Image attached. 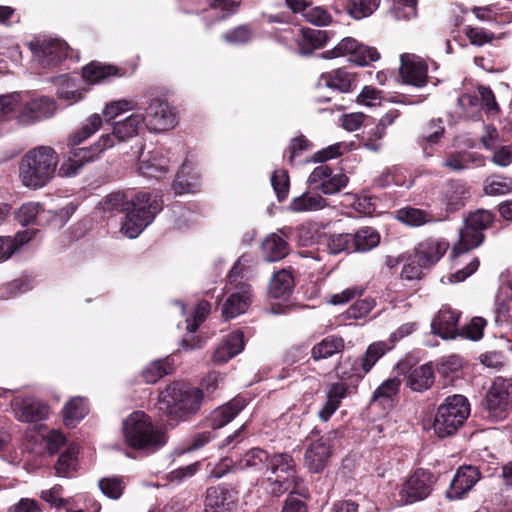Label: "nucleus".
<instances>
[{
    "label": "nucleus",
    "mask_w": 512,
    "mask_h": 512,
    "mask_svg": "<svg viewBox=\"0 0 512 512\" xmlns=\"http://www.w3.org/2000/svg\"><path fill=\"white\" fill-rule=\"evenodd\" d=\"M58 154L49 146H39L27 152L21 160L20 179L25 187L39 189L54 177Z\"/></svg>",
    "instance_id": "obj_1"
},
{
    "label": "nucleus",
    "mask_w": 512,
    "mask_h": 512,
    "mask_svg": "<svg viewBox=\"0 0 512 512\" xmlns=\"http://www.w3.org/2000/svg\"><path fill=\"white\" fill-rule=\"evenodd\" d=\"M123 435L130 447L147 452H154L166 443L165 434L142 411L131 413L123 421Z\"/></svg>",
    "instance_id": "obj_2"
},
{
    "label": "nucleus",
    "mask_w": 512,
    "mask_h": 512,
    "mask_svg": "<svg viewBox=\"0 0 512 512\" xmlns=\"http://www.w3.org/2000/svg\"><path fill=\"white\" fill-rule=\"evenodd\" d=\"M202 401L200 389L183 383L168 385L160 394V409L166 411L171 419H184L196 413Z\"/></svg>",
    "instance_id": "obj_3"
},
{
    "label": "nucleus",
    "mask_w": 512,
    "mask_h": 512,
    "mask_svg": "<svg viewBox=\"0 0 512 512\" xmlns=\"http://www.w3.org/2000/svg\"><path fill=\"white\" fill-rule=\"evenodd\" d=\"M162 209V200L158 196L141 192L130 201L125 208L126 217L121 231L129 238H136Z\"/></svg>",
    "instance_id": "obj_4"
},
{
    "label": "nucleus",
    "mask_w": 512,
    "mask_h": 512,
    "mask_svg": "<svg viewBox=\"0 0 512 512\" xmlns=\"http://www.w3.org/2000/svg\"><path fill=\"white\" fill-rule=\"evenodd\" d=\"M266 479L270 484V491L275 495L285 492L303 494L301 481L296 476L295 464L292 456L287 453H276L269 456L266 464Z\"/></svg>",
    "instance_id": "obj_5"
},
{
    "label": "nucleus",
    "mask_w": 512,
    "mask_h": 512,
    "mask_svg": "<svg viewBox=\"0 0 512 512\" xmlns=\"http://www.w3.org/2000/svg\"><path fill=\"white\" fill-rule=\"evenodd\" d=\"M248 257L243 255L232 267L229 279V296L222 304L221 312L225 319L235 318L245 313L252 301L251 286L242 281L243 264L248 263Z\"/></svg>",
    "instance_id": "obj_6"
},
{
    "label": "nucleus",
    "mask_w": 512,
    "mask_h": 512,
    "mask_svg": "<svg viewBox=\"0 0 512 512\" xmlns=\"http://www.w3.org/2000/svg\"><path fill=\"white\" fill-rule=\"evenodd\" d=\"M469 414L470 404L466 397L458 394L447 397L435 415V434L440 438L453 435L464 424Z\"/></svg>",
    "instance_id": "obj_7"
},
{
    "label": "nucleus",
    "mask_w": 512,
    "mask_h": 512,
    "mask_svg": "<svg viewBox=\"0 0 512 512\" xmlns=\"http://www.w3.org/2000/svg\"><path fill=\"white\" fill-rule=\"evenodd\" d=\"M436 479L425 469H417L402 484L399 490V502L403 505L412 504L427 498Z\"/></svg>",
    "instance_id": "obj_8"
},
{
    "label": "nucleus",
    "mask_w": 512,
    "mask_h": 512,
    "mask_svg": "<svg viewBox=\"0 0 512 512\" xmlns=\"http://www.w3.org/2000/svg\"><path fill=\"white\" fill-rule=\"evenodd\" d=\"M34 59L42 68L58 66L68 56L69 47L59 39L36 40L30 44Z\"/></svg>",
    "instance_id": "obj_9"
},
{
    "label": "nucleus",
    "mask_w": 512,
    "mask_h": 512,
    "mask_svg": "<svg viewBox=\"0 0 512 512\" xmlns=\"http://www.w3.org/2000/svg\"><path fill=\"white\" fill-rule=\"evenodd\" d=\"M144 117L142 114H132L124 120L115 122L113 130L110 134L102 135L98 140V150H107L112 148L116 143L125 142L135 137L142 125Z\"/></svg>",
    "instance_id": "obj_10"
},
{
    "label": "nucleus",
    "mask_w": 512,
    "mask_h": 512,
    "mask_svg": "<svg viewBox=\"0 0 512 512\" xmlns=\"http://www.w3.org/2000/svg\"><path fill=\"white\" fill-rule=\"evenodd\" d=\"M332 455V443L330 436H321L311 440L306 447L304 464L310 472H322Z\"/></svg>",
    "instance_id": "obj_11"
},
{
    "label": "nucleus",
    "mask_w": 512,
    "mask_h": 512,
    "mask_svg": "<svg viewBox=\"0 0 512 512\" xmlns=\"http://www.w3.org/2000/svg\"><path fill=\"white\" fill-rule=\"evenodd\" d=\"M11 408L15 417L22 422L44 420L49 415L48 405L31 396L14 397L11 400Z\"/></svg>",
    "instance_id": "obj_12"
},
{
    "label": "nucleus",
    "mask_w": 512,
    "mask_h": 512,
    "mask_svg": "<svg viewBox=\"0 0 512 512\" xmlns=\"http://www.w3.org/2000/svg\"><path fill=\"white\" fill-rule=\"evenodd\" d=\"M400 75L403 82L415 87H423L428 80V68L425 61L415 54L405 53L400 56Z\"/></svg>",
    "instance_id": "obj_13"
},
{
    "label": "nucleus",
    "mask_w": 512,
    "mask_h": 512,
    "mask_svg": "<svg viewBox=\"0 0 512 512\" xmlns=\"http://www.w3.org/2000/svg\"><path fill=\"white\" fill-rule=\"evenodd\" d=\"M143 117L146 127L155 132L172 128L176 123L175 114L168 103L161 100H154Z\"/></svg>",
    "instance_id": "obj_14"
},
{
    "label": "nucleus",
    "mask_w": 512,
    "mask_h": 512,
    "mask_svg": "<svg viewBox=\"0 0 512 512\" xmlns=\"http://www.w3.org/2000/svg\"><path fill=\"white\" fill-rule=\"evenodd\" d=\"M98 141L87 148L72 149L67 159L61 164L59 175L64 177H72L79 173L83 166L89 162L96 160L104 150H98Z\"/></svg>",
    "instance_id": "obj_15"
},
{
    "label": "nucleus",
    "mask_w": 512,
    "mask_h": 512,
    "mask_svg": "<svg viewBox=\"0 0 512 512\" xmlns=\"http://www.w3.org/2000/svg\"><path fill=\"white\" fill-rule=\"evenodd\" d=\"M168 169L169 159L163 149L156 148L152 151L141 152L138 163L140 175L159 179L168 172Z\"/></svg>",
    "instance_id": "obj_16"
},
{
    "label": "nucleus",
    "mask_w": 512,
    "mask_h": 512,
    "mask_svg": "<svg viewBox=\"0 0 512 512\" xmlns=\"http://www.w3.org/2000/svg\"><path fill=\"white\" fill-rule=\"evenodd\" d=\"M479 478L480 473L476 467H459L446 492L447 497L449 499L462 498L468 491H470L473 488V486L477 483Z\"/></svg>",
    "instance_id": "obj_17"
},
{
    "label": "nucleus",
    "mask_w": 512,
    "mask_h": 512,
    "mask_svg": "<svg viewBox=\"0 0 512 512\" xmlns=\"http://www.w3.org/2000/svg\"><path fill=\"white\" fill-rule=\"evenodd\" d=\"M449 248V243L443 239L427 238L421 241L415 249V257L424 266L437 263Z\"/></svg>",
    "instance_id": "obj_18"
},
{
    "label": "nucleus",
    "mask_w": 512,
    "mask_h": 512,
    "mask_svg": "<svg viewBox=\"0 0 512 512\" xmlns=\"http://www.w3.org/2000/svg\"><path fill=\"white\" fill-rule=\"evenodd\" d=\"M459 314L449 307L439 310L431 323L432 332L442 338H454L457 335Z\"/></svg>",
    "instance_id": "obj_19"
},
{
    "label": "nucleus",
    "mask_w": 512,
    "mask_h": 512,
    "mask_svg": "<svg viewBox=\"0 0 512 512\" xmlns=\"http://www.w3.org/2000/svg\"><path fill=\"white\" fill-rule=\"evenodd\" d=\"M297 49L301 55H310L314 50L322 48L328 41L326 31L302 28L295 36Z\"/></svg>",
    "instance_id": "obj_20"
},
{
    "label": "nucleus",
    "mask_w": 512,
    "mask_h": 512,
    "mask_svg": "<svg viewBox=\"0 0 512 512\" xmlns=\"http://www.w3.org/2000/svg\"><path fill=\"white\" fill-rule=\"evenodd\" d=\"M56 111L55 102L49 97L33 99L26 104L20 115L23 123H31L51 117Z\"/></svg>",
    "instance_id": "obj_21"
},
{
    "label": "nucleus",
    "mask_w": 512,
    "mask_h": 512,
    "mask_svg": "<svg viewBox=\"0 0 512 512\" xmlns=\"http://www.w3.org/2000/svg\"><path fill=\"white\" fill-rule=\"evenodd\" d=\"M234 501L231 494L221 487L207 489L205 498V512H231Z\"/></svg>",
    "instance_id": "obj_22"
},
{
    "label": "nucleus",
    "mask_w": 512,
    "mask_h": 512,
    "mask_svg": "<svg viewBox=\"0 0 512 512\" xmlns=\"http://www.w3.org/2000/svg\"><path fill=\"white\" fill-rule=\"evenodd\" d=\"M243 398H234L230 402L215 409L210 415V425L213 429H219L229 423L245 407Z\"/></svg>",
    "instance_id": "obj_23"
},
{
    "label": "nucleus",
    "mask_w": 512,
    "mask_h": 512,
    "mask_svg": "<svg viewBox=\"0 0 512 512\" xmlns=\"http://www.w3.org/2000/svg\"><path fill=\"white\" fill-rule=\"evenodd\" d=\"M468 225L464 223V226L459 230V240L453 246L451 251V258L456 261L461 255L466 254L472 249L477 248L484 240V234L481 231L475 229L472 233L468 232Z\"/></svg>",
    "instance_id": "obj_24"
},
{
    "label": "nucleus",
    "mask_w": 512,
    "mask_h": 512,
    "mask_svg": "<svg viewBox=\"0 0 512 512\" xmlns=\"http://www.w3.org/2000/svg\"><path fill=\"white\" fill-rule=\"evenodd\" d=\"M354 76L344 69H336L321 75L318 85L328 87L339 92H348L351 90Z\"/></svg>",
    "instance_id": "obj_25"
},
{
    "label": "nucleus",
    "mask_w": 512,
    "mask_h": 512,
    "mask_svg": "<svg viewBox=\"0 0 512 512\" xmlns=\"http://www.w3.org/2000/svg\"><path fill=\"white\" fill-rule=\"evenodd\" d=\"M288 253V243L278 234L273 233L262 242V255L267 262L279 261Z\"/></svg>",
    "instance_id": "obj_26"
},
{
    "label": "nucleus",
    "mask_w": 512,
    "mask_h": 512,
    "mask_svg": "<svg viewBox=\"0 0 512 512\" xmlns=\"http://www.w3.org/2000/svg\"><path fill=\"white\" fill-rule=\"evenodd\" d=\"M434 371L430 364L414 368L407 377V386L416 392L429 389L434 383Z\"/></svg>",
    "instance_id": "obj_27"
},
{
    "label": "nucleus",
    "mask_w": 512,
    "mask_h": 512,
    "mask_svg": "<svg viewBox=\"0 0 512 512\" xmlns=\"http://www.w3.org/2000/svg\"><path fill=\"white\" fill-rule=\"evenodd\" d=\"M34 236V231L24 230L14 237H0V262L8 260L21 246L28 243Z\"/></svg>",
    "instance_id": "obj_28"
},
{
    "label": "nucleus",
    "mask_w": 512,
    "mask_h": 512,
    "mask_svg": "<svg viewBox=\"0 0 512 512\" xmlns=\"http://www.w3.org/2000/svg\"><path fill=\"white\" fill-rule=\"evenodd\" d=\"M396 219L411 227H419L436 221L432 213L414 207L399 209L396 212Z\"/></svg>",
    "instance_id": "obj_29"
},
{
    "label": "nucleus",
    "mask_w": 512,
    "mask_h": 512,
    "mask_svg": "<svg viewBox=\"0 0 512 512\" xmlns=\"http://www.w3.org/2000/svg\"><path fill=\"white\" fill-rule=\"evenodd\" d=\"M88 413V405L84 398L73 397L62 410L64 423L67 427H75Z\"/></svg>",
    "instance_id": "obj_30"
},
{
    "label": "nucleus",
    "mask_w": 512,
    "mask_h": 512,
    "mask_svg": "<svg viewBox=\"0 0 512 512\" xmlns=\"http://www.w3.org/2000/svg\"><path fill=\"white\" fill-rule=\"evenodd\" d=\"M102 118L99 114L89 116L81 126L68 137V145L71 147L81 144L100 129Z\"/></svg>",
    "instance_id": "obj_31"
},
{
    "label": "nucleus",
    "mask_w": 512,
    "mask_h": 512,
    "mask_svg": "<svg viewBox=\"0 0 512 512\" xmlns=\"http://www.w3.org/2000/svg\"><path fill=\"white\" fill-rule=\"evenodd\" d=\"M326 205V200L321 195L305 192L292 199L289 209L296 213L311 212L323 209Z\"/></svg>",
    "instance_id": "obj_32"
},
{
    "label": "nucleus",
    "mask_w": 512,
    "mask_h": 512,
    "mask_svg": "<svg viewBox=\"0 0 512 512\" xmlns=\"http://www.w3.org/2000/svg\"><path fill=\"white\" fill-rule=\"evenodd\" d=\"M45 210L38 202H26L22 204L15 212L18 222L23 225L40 224L42 220H48L44 217Z\"/></svg>",
    "instance_id": "obj_33"
},
{
    "label": "nucleus",
    "mask_w": 512,
    "mask_h": 512,
    "mask_svg": "<svg viewBox=\"0 0 512 512\" xmlns=\"http://www.w3.org/2000/svg\"><path fill=\"white\" fill-rule=\"evenodd\" d=\"M79 447L77 444H70L64 453L59 456L55 465L56 475L70 477L78 468L77 455Z\"/></svg>",
    "instance_id": "obj_34"
},
{
    "label": "nucleus",
    "mask_w": 512,
    "mask_h": 512,
    "mask_svg": "<svg viewBox=\"0 0 512 512\" xmlns=\"http://www.w3.org/2000/svg\"><path fill=\"white\" fill-rule=\"evenodd\" d=\"M510 406L509 394L504 390L492 389L487 395V408L491 416L502 419Z\"/></svg>",
    "instance_id": "obj_35"
},
{
    "label": "nucleus",
    "mask_w": 512,
    "mask_h": 512,
    "mask_svg": "<svg viewBox=\"0 0 512 512\" xmlns=\"http://www.w3.org/2000/svg\"><path fill=\"white\" fill-rule=\"evenodd\" d=\"M344 348V341L340 337L329 336L316 344L311 351L314 360L327 359L340 353Z\"/></svg>",
    "instance_id": "obj_36"
},
{
    "label": "nucleus",
    "mask_w": 512,
    "mask_h": 512,
    "mask_svg": "<svg viewBox=\"0 0 512 512\" xmlns=\"http://www.w3.org/2000/svg\"><path fill=\"white\" fill-rule=\"evenodd\" d=\"M469 191L467 187L460 182H452L445 191L446 208L453 212L464 206L468 198Z\"/></svg>",
    "instance_id": "obj_37"
},
{
    "label": "nucleus",
    "mask_w": 512,
    "mask_h": 512,
    "mask_svg": "<svg viewBox=\"0 0 512 512\" xmlns=\"http://www.w3.org/2000/svg\"><path fill=\"white\" fill-rule=\"evenodd\" d=\"M293 285L294 279L291 272L281 270L272 277L269 285V294L273 298H281L291 292Z\"/></svg>",
    "instance_id": "obj_38"
},
{
    "label": "nucleus",
    "mask_w": 512,
    "mask_h": 512,
    "mask_svg": "<svg viewBox=\"0 0 512 512\" xmlns=\"http://www.w3.org/2000/svg\"><path fill=\"white\" fill-rule=\"evenodd\" d=\"M353 238V251L365 252L379 244L380 236L371 227H363L359 229L355 234H352Z\"/></svg>",
    "instance_id": "obj_39"
},
{
    "label": "nucleus",
    "mask_w": 512,
    "mask_h": 512,
    "mask_svg": "<svg viewBox=\"0 0 512 512\" xmlns=\"http://www.w3.org/2000/svg\"><path fill=\"white\" fill-rule=\"evenodd\" d=\"M390 349L391 347L389 344L384 341H378L370 344L364 356L359 361L362 372L367 374L376 362Z\"/></svg>",
    "instance_id": "obj_40"
},
{
    "label": "nucleus",
    "mask_w": 512,
    "mask_h": 512,
    "mask_svg": "<svg viewBox=\"0 0 512 512\" xmlns=\"http://www.w3.org/2000/svg\"><path fill=\"white\" fill-rule=\"evenodd\" d=\"M444 134V126L441 119L432 120L423 129L421 135V146L424 153L427 156H431L432 152L429 151V147L437 143Z\"/></svg>",
    "instance_id": "obj_41"
},
{
    "label": "nucleus",
    "mask_w": 512,
    "mask_h": 512,
    "mask_svg": "<svg viewBox=\"0 0 512 512\" xmlns=\"http://www.w3.org/2000/svg\"><path fill=\"white\" fill-rule=\"evenodd\" d=\"M483 190L486 195L498 196L512 192V178L497 175L489 176L483 183Z\"/></svg>",
    "instance_id": "obj_42"
},
{
    "label": "nucleus",
    "mask_w": 512,
    "mask_h": 512,
    "mask_svg": "<svg viewBox=\"0 0 512 512\" xmlns=\"http://www.w3.org/2000/svg\"><path fill=\"white\" fill-rule=\"evenodd\" d=\"M191 167L187 162H184L181 166V169L178 171L176 175V179L173 183V190L176 194H185L192 193L196 191V177L192 176L191 180H188L186 176L189 175Z\"/></svg>",
    "instance_id": "obj_43"
},
{
    "label": "nucleus",
    "mask_w": 512,
    "mask_h": 512,
    "mask_svg": "<svg viewBox=\"0 0 512 512\" xmlns=\"http://www.w3.org/2000/svg\"><path fill=\"white\" fill-rule=\"evenodd\" d=\"M380 0H350L347 6L348 13L354 19L370 16L379 6Z\"/></svg>",
    "instance_id": "obj_44"
},
{
    "label": "nucleus",
    "mask_w": 512,
    "mask_h": 512,
    "mask_svg": "<svg viewBox=\"0 0 512 512\" xmlns=\"http://www.w3.org/2000/svg\"><path fill=\"white\" fill-rule=\"evenodd\" d=\"M116 72L117 69L114 66L90 63L83 68L82 74L86 81L96 83L108 76L115 75Z\"/></svg>",
    "instance_id": "obj_45"
},
{
    "label": "nucleus",
    "mask_w": 512,
    "mask_h": 512,
    "mask_svg": "<svg viewBox=\"0 0 512 512\" xmlns=\"http://www.w3.org/2000/svg\"><path fill=\"white\" fill-rule=\"evenodd\" d=\"M268 459L269 455L265 450L260 448H252L249 451H247L244 454V456L240 459L239 465L241 468H266Z\"/></svg>",
    "instance_id": "obj_46"
},
{
    "label": "nucleus",
    "mask_w": 512,
    "mask_h": 512,
    "mask_svg": "<svg viewBox=\"0 0 512 512\" xmlns=\"http://www.w3.org/2000/svg\"><path fill=\"white\" fill-rule=\"evenodd\" d=\"M57 81L60 83V87L57 91L59 99L65 100L68 104H73L82 99V91L75 88V85L71 79L67 78L65 75H62L57 78Z\"/></svg>",
    "instance_id": "obj_47"
},
{
    "label": "nucleus",
    "mask_w": 512,
    "mask_h": 512,
    "mask_svg": "<svg viewBox=\"0 0 512 512\" xmlns=\"http://www.w3.org/2000/svg\"><path fill=\"white\" fill-rule=\"evenodd\" d=\"M232 340H235L238 346L234 350H230L226 343H223L213 353V361L222 364L230 360L232 357L240 353L244 348V335L243 333H236Z\"/></svg>",
    "instance_id": "obj_48"
},
{
    "label": "nucleus",
    "mask_w": 512,
    "mask_h": 512,
    "mask_svg": "<svg viewBox=\"0 0 512 512\" xmlns=\"http://www.w3.org/2000/svg\"><path fill=\"white\" fill-rule=\"evenodd\" d=\"M170 370L171 366L166 360H157L151 362L143 369L142 377L146 383L154 384L168 374Z\"/></svg>",
    "instance_id": "obj_49"
},
{
    "label": "nucleus",
    "mask_w": 512,
    "mask_h": 512,
    "mask_svg": "<svg viewBox=\"0 0 512 512\" xmlns=\"http://www.w3.org/2000/svg\"><path fill=\"white\" fill-rule=\"evenodd\" d=\"M336 373L342 380L362 378L365 373L361 370V364L356 359L350 357L343 359L336 367Z\"/></svg>",
    "instance_id": "obj_50"
},
{
    "label": "nucleus",
    "mask_w": 512,
    "mask_h": 512,
    "mask_svg": "<svg viewBox=\"0 0 512 512\" xmlns=\"http://www.w3.org/2000/svg\"><path fill=\"white\" fill-rule=\"evenodd\" d=\"M493 218V214L490 211L482 209L477 210L471 213L465 220V224L468 225L467 231L472 233L476 229L483 233V231L491 225Z\"/></svg>",
    "instance_id": "obj_51"
},
{
    "label": "nucleus",
    "mask_w": 512,
    "mask_h": 512,
    "mask_svg": "<svg viewBox=\"0 0 512 512\" xmlns=\"http://www.w3.org/2000/svg\"><path fill=\"white\" fill-rule=\"evenodd\" d=\"M98 486L102 493L111 499L120 498L125 488L123 480L117 477L102 478Z\"/></svg>",
    "instance_id": "obj_52"
},
{
    "label": "nucleus",
    "mask_w": 512,
    "mask_h": 512,
    "mask_svg": "<svg viewBox=\"0 0 512 512\" xmlns=\"http://www.w3.org/2000/svg\"><path fill=\"white\" fill-rule=\"evenodd\" d=\"M417 0H393V16L398 20H409L417 15Z\"/></svg>",
    "instance_id": "obj_53"
},
{
    "label": "nucleus",
    "mask_w": 512,
    "mask_h": 512,
    "mask_svg": "<svg viewBox=\"0 0 512 512\" xmlns=\"http://www.w3.org/2000/svg\"><path fill=\"white\" fill-rule=\"evenodd\" d=\"M130 206L123 192L117 191L108 194L100 203V207L105 212L123 211Z\"/></svg>",
    "instance_id": "obj_54"
},
{
    "label": "nucleus",
    "mask_w": 512,
    "mask_h": 512,
    "mask_svg": "<svg viewBox=\"0 0 512 512\" xmlns=\"http://www.w3.org/2000/svg\"><path fill=\"white\" fill-rule=\"evenodd\" d=\"M379 58L380 54L376 48L368 47L357 42V47L354 49L350 61L357 65L364 66L368 65L370 62L377 61Z\"/></svg>",
    "instance_id": "obj_55"
},
{
    "label": "nucleus",
    "mask_w": 512,
    "mask_h": 512,
    "mask_svg": "<svg viewBox=\"0 0 512 512\" xmlns=\"http://www.w3.org/2000/svg\"><path fill=\"white\" fill-rule=\"evenodd\" d=\"M357 47V41L354 38L346 37L342 39L332 50H328L321 54L323 58H336L341 56H349L351 60L354 49Z\"/></svg>",
    "instance_id": "obj_56"
},
{
    "label": "nucleus",
    "mask_w": 512,
    "mask_h": 512,
    "mask_svg": "<svg viewBox=\"0 0 512 512\" xmlns=\"http://www.w3.org/2000/svg\"><path fill=\"white\" fill-rule=\"evenodd\" d=\"M352 242V234H335L330 236L328 249L332 254H338L341 252H354Z\"/></svg>",
    "instance_id": "obj_57"
},
{
    "label": "nucleus",
    "mask_w": 512,
    "mask_h": 512,
    "mask_svg": "<svg viewBox=\"0 0 512 512\" xmlns=\"http://www.w3.org/2000/svg\"><path fill=\"white\" fill-rule=\"evenodd\" d=\"M375 307V300L371 297H367L356 301L346 311L347 319H362L366 317L370 311Z\"/></svg>",
    "instance_id": "obj_58"
},
{
    "label": "nucleus",
    "mask_w": 512,
    "mask_h": 512,
    "mask_svg": "<svg viewBox=\"0 0 512 512\" xmlns=\"http://www.w3.org/2000/svg\"><path fill=\"white\" fill-rule=\"evenodd\" d=\"M271 184L279 200L287 197L290 181L286 170H275L271 177Z\"/></svg>",
    "instance_id": "obj_59"
},
{
    "label": "nucleus",
    "mask_w": 512,
    "mask_h": 512,
    "mask_svg": "<svg viewBox=\"0 0 512 512\" xmlns=\"http://www.w3.org/2000/svg\"><path fill=\"white\" fill-rule=\"evenodd\" d=\"M312 149V144L303 135L295 137L291 140L289 147L286 150L288 154V161L291 165L294 164L296 158L302 156L306 151Z\"/></svg>",
    "instance_id": "obj_60"
},
{
    "label": "nucleus",
    "mask_w": 512,
    "mask_h": 512,
    "mask_svg": "<svg viewBox=\"0 0 512 512\" xmlns=\"http://www.w3.org/2000/svg\"><path fill=\"white\" fill-rule=\"evenodd\" d=\"M400 387V380L396 377L390 378L384 381L374 392L373 399L379 400H390L394 395L397 394Z\"/></svg>",
    "instance_id": "obj_61"
},
{
    "label": "nucleus",
    "mask_w": 512,
    "mask_h": 512,
    "mask_svg": "<svg viewBox=\"0 0 512 512\" xmlns=\"http://www.w3.org/2000/svg\"><path fill=\"white\" fill-rule=\"evenodd\" d=\"M486 326V320L482 317H474L467 325H465L460 335L473 340L477 341L482 338L483 336V329Z\"/></svg>",
    "instance_id": "obj_62"
},
{
    "label": "nucleus",
    "mask_w": 512,
    "mask_h": 512,
    "mask_svg": "<svg viewBox=\"0 0 512 512\" xmlns=\"http://www.w3.org/2000/svg\"><path fill=\"white\" fill-rule=\"evenodd\" d=\"M348 183V177L343 174H335L330 175L322 185H320V190L327 195L336 194L342 188H344Z\"/></svg>",
    "instance_id": "obj_63"
},
{
    "label": "nucleus",
    "mask_w": 512,
    "mask_h": 512,
    "mask_svg": "<svg viewBox=\"0 0 512 512\" xmlns=\"http://www.w3.org/2000/svg\"><path fill=\"white\" fill-rule=\"evenodd\" d=\"M382 100V91L372 86H364L357 97L358 103L368 107L378 106L381 104Z\"/></svg>",
    "instance_id": "obj_64"
}]
</instances>
